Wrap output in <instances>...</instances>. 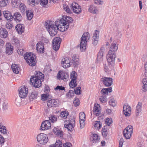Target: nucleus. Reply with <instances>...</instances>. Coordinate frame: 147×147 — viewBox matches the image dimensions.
Segmentation results:
<instances>
[{"instance_id": "nucleus-16", "label": "nucleus", "mask_w": 147, "mask_h": 147, "mask_svg": "<svg viewBox=\"0 0 147 147\" xmlns=\"http://www.w3.org/2000/svg\"><path fill=\"white\" fill-rule=\"evenodd\" d=\"M118 49V45L116 42H113L109 47V51L108 53H115Z\"/></svg>"}, {"instance_id": "nucleus-59", "label": "nucleus", "mask_w": 147, "mask_h": 147, "mask_svg": "<svg viewBox=\"0 0 147 147\" xmlns=\"http://www.w3.org/2000/svg\"><path fill=\"white\" fill-rule=\"evenodd\" d=\"M12 42L13 44L17 45L19 44V41L17 38H13L12 40Z\"/></svg>"}, {"instance_id": "nucleus-10", "label": "nucleus", "mask_w": 147, "mask_h": 147, "mask_svg": "<svg viewBox=\"0 0 147 147\" xmlns=\"http://www.w3.org/2000/svg\"><path fill=\"white\" fill-rule=\"evenodd\" d=\"M101 80L106 86H110L113 84V79L111 78L104 77L101 78Z\"/></svg>"}, {"instance_id": "nucleus-48", "label": "nucleus", "mask_w": 147, "mask_h": 147, "mask_svg": "<svg viewBox=\"0 0 147 147\" xmlns=\"http://www.w3.org/2000/svg\"><path fill=\"white\" fill-rule=\"evenodd\" d=\"M74 95V91L72 90H69V92L66 94L67 98H72Z\"/></svg>"}, {"instance_id": "nucleus-51", "label": "nucleus", "mask_w": 147, "mask_h": 147, "mask_svg": "<svg viewBox=\"0 0 147 147\" xmlns=\"http://www.w3.org/2000/svg\"><path fill=\"white\" fill-rule=\"evenodd\" d=\"M99 100L101 102L104 103L107 101V98L106 96H102L99 98Z\"/></svg>"}, {"instance_id": "nucleus-31", "label": "nucleus", "mask_w": 147, "mask_h": 147, "mask_svg": "<svg viewBox=\"0 0 147 147\" xmlns=\"http://www.w3.org/2000/svg\"><path fill=\"white\" fill-rule=\"evenodd\" d=\"M142 107V103L139 102L136 106L135 111L136 116H138L139 113L141 111Z\"/></svg>"}, {"instance_id": "nucleus-49", "label": "nucleus", "mask_w": 147, "mask_h": 147, "mask_svg": "<svg viewBox=\"0 0 147 147\" xmlns=\"http://www.w3.org/2000/svg\"><path fill=\"white\" fill-rule=\"evenodd\" d=\"M81 87H78L74 89V92L76 94L79 95L81 94Z\"/></svg>"}, {"instance_id": "nucleus-29", "label": "nucleus", "mask_w": 147, "mask_h": 147, "mask_svg": "<svg viewBox=\"0 0 147 147\" xmlns=\"http://www.w3.org/2000/svg\"><path fill=\"white\" fill-rule=\"evenodd\" d=\"M11 67L13 72L15 74H18L19 72L20 68L18 65L15 64H12Z\"/></svg>"}, {"instance_id": "nucleus-35", "label": "nucleus", "mask_w": 147, "mask_h": 147, "mask_svg": "<svg viewBox=\"0 0 147 147\" xmlns=\"http://www.w3.org/2000/svg\"><path fill=\"white\" fill-rule=\"evenodd\" d=\"M72 61H73V64L74 66H76L78 63V56L76 55H74L72 57Z\"/></svg>"}, {"instance_id": "nucleus-12", "label": "nucleus", "mask_w": 147, "mask_h": 147, "mask_svg": "<svg viewBox=\"0 0 147 147\" xmlns=\"http://www.w3.org/2000/svg\"><path fill=\"white\" fill-rule=\"evenodd\" d=\"M51 127V124L49 121L46 120L43 121L41 124V129L45 130L49 129Z\"/></svg>"}, {"instance_id": "nucleus-56", "label": "nucleus", "mask_w": 147, "mask_h": 147, "mask_svg": "<svg viewBox=\"0 0 147 147\" xmlns=\"http://www.w3.org/2000/svg\"><path fill=\"white\" fill-rule=\"evenodd\" d=\"M64 10L67 13H69L70 11L68 6L66 5H64L63 6Z\"/></svg>"}, {"instance_id": "nucleus-2", "label": "nucleus", "mask_w": 147, "mask_h": 147, "mask_svg": "<svg viewBox=\"0 0 147 147\" xmlns=\"http://www.w3.org/2000/svg\"><path fill=\"white\" fill-rule=\"evenodd\" d=\"M44 76L40 72H37L35 76H31L30 82L34 86L38 88L41 86V82L44 80Z\"/></svg>"}, {"instance_id": "nucleus-33", "label": "nucleus", "mask_w": 147, "mask_h": 147, "mask_svg": "<svg viewBox=\"0 0 147 147\" xmlns=\"http://www.w3.org/2000/svg\"><path fill=\"white\" fill-rule=\"evenodd\" d=\"M88 11L89 12L94 14L98 12L97 8L93 5H90Z\"/></svg>"}, {"instance_id": "nucleus-25", "label": "nucleus", "mask_w": 147, "mask_h": 147, "mask_svg": "<svg viewBox=\"0 0 147 147\" xmlns=\"http://www.w3.org/2000/svg\"><path fill=\"white\" fill-rule=\"evenodd\" d=\"M64 126L65 128H67L68 130L70 131H72L74 129V127L72 123L69 120L65 122Z\"/></svg>"}, {"instance_id": "nucleus-37", "label": "nucleus", "mask_w": 147, "mask_h": 147, "mask_svg": "<svg viewBox=\"0 0 147 147\" xmlns=\"http://www.w3.org/2000/svg\"><path fill=\"white\" fill-rule=\"evenodd\" d=\"M77 74L75 71H73L71 72L70 75V79L71 80H73L74 79L76 80H77Z\"/></svg>"}, {"instance_id": "nucleus-22", "label": "nucleus", "mask_w": 147, "mask_h": 147, "mask_svg": "<svg viewBox=\"0 0 147 147\" xmlns=\"http://www.w3.org/2000/svg\"><path fill=\"white\" fill-rule=\"evenodd\" d=\"M100 106L99 104H95L93 108V112L96 116H98L100 113Z\"/></svg>"}, {"instance_id": "nucleus-32", "label": "nucleus", "mask_w": 147, "mask_h": 147, "mask_svg": "<svg viewBox=\"0 0 147 147\" xmlns=\"http://www.w3.org/2000/svg\"><path fill=\"white\" fill-rule=\"evenodd\" d=\"M92 137V138H91V140L93 143H96L99 142L100 138L97 134H93Z\"/></svg>"}, {"instance_id": "nucleus-44", "label": "nucleus", "mask_w": 147, "mask_h": 147, "mask_svg": "<svg viewBox=\"0 0 147 147\" xmlns=\"http://www.w3.org/2000/svg\"><path fill=\"white\" fill-rule=\"evenodd\" d=\"M66 73H64L63 71H59L57 76V78L59 80H62L63 77L64 76V75L66 74Z\"/></svg>"}, {"instance_id": "nucleus-46", "label": "nucleus", "mask_w": 147, "mask_h": 147, "mask_svg": "<svg viewBox=\"0 0 147 147\" xmlns=\"http://www.w3.org/2000/svg\"><path fill=\"white\" fill-rule=\"evenodd\" d=\"M60 44L59 43L56 44L55 43L52 42V47L54 50L55 51H57L59 49Z\"/></svg>"}, {"instance_id": "nucleus-28", "label": "nucleus", "mask_w": 147, "mask_h": 147, "mask_svg": "<svg viewBox=\"0 0 147 147\" xmlns=\"http://www.w3.org/2000/svg\"><path fill=\"white\" fill-rule=\"evenodd\" d=\"M38 94V92L36 91H34L29 94V99L30 101H32L34 99L37 98Z\"/></svg>"}, {"instance_id": "nucleus-38", "label": "nucleus", "mask_w": 147, "mask_h": 147, "mask_svg": "<svg viewBox=\"0 0 147 147\" xmlns=\"http://www.w3.org/2000/svg\"><path fill=\"white\" fill-rule=\"evenodd\" d=\"M77 80H71L69 83V86L70 88H74L77 86Z\"/></svg>"}, {"instance_id": "nucleus-58", "label": "nucleus", "mask_w": 147, "mask_h": 147, "mask_svg": "<svg viewBox=\"0 0 147 147\" xmlns=\"http://www.w3.org/2000/svg\"><path fill=\"white\" fill-rule=\"evenodd\" d=\"M49 119L52 123H54L57 121V117L54 116L50 117H49Z\"/></svg>"}, {"instance_id": "nucleus-52", "label": "nucleus", "mask_w": 147, "mask_h": 147, "mask_svg": "<svg viewBox=\"0 0 147 147\" xmlns=\"http://www.w3.org/2000/svg\"><path fill=\"white\" fill-rule=\"evenodd\" d=\"M55 145L56 147H62V142L60 141L59 140H57Z\"/></svg>"}, {"instance_id": "nucleus-42", "label": "nucleus", "mask_w": 147, "mask_h": 147, "mask_svg": "<svg viewBox=\"0 0 147 147\" xmlns=\"http://www.w3.org/2000/svg\"><path fill=\"white\" fill-rule=\"evenodd\" d=\"M26 9L25 5L23 3H21L20 5V11L22 13L25 12Z\"/></svg>"}, {"instance_id": "nucleus-7", "label": "nucleus", "mask_w": 147, "mask_h": 147, "mask_svg": "<svg viewBox=\"0 0 147 147\" xmlns=\"http://www.w3.org/2000/svg\"><path fill=\"white\" fill-rule=\"evenodd\" d=\"M133 128L131 125H128L123 131V135L127 139H129L133 133Z\"/></svg>"}, {"instance_id": "nucleus-26", "label": "nucleus", "mask_w": 147, "mask_h": 147, "mask_svg": "<svg viewBox=\"0 0 147 147\" xmlns=\"http://www.w3.org/2000/svg\"><path fill=\"white\" fill-rule=\"evenodd\" d=\"M8 36V32L6 30L3 28H0V37L6 38Z\"/></svg>"}, {"instance_id": "nucleus-36", "label": "nucleus", "mask_w": 147, "mask_h": 147, "mask_svg": "<svg viewBox=\"0 0 147 147\" xmlns=\"http://www.w3.org/2000/svg\"><path fill=\"white\" fill-rule=\"evenodd\" d=\"M9 3L8 0H0V7H5L9 4Z\"/></svg>"}, {"instance_id": "nucleus-21", "label": "nucleus", "mask_w": 147, "mask_h": 147, "mask_svg": "<svg viewBox=\"0 0 147 147\" xmlns=\"http://www.w3.org/2000/svg\"><path fill=\"white\" fill-rule=\"evenodd\" d=\"M4 16L9 21H11L13 20V16L9 11H4L3 12Z\"/></svg>"}, {"instance_id": "nucleus-20", "label": "nucleus", "mask_w": 147, "mask_h": 147, "mask_svg": "<svg viewBox=\"0 0 147 147\" xmlns=\"http://www.w3.org/2000/svg\"><path fill=\"white\" fill-rule=\"evenodd\" d=\"M73 11L75 13H79L81 11V8L80 6H79L78 4H72L71 6Z\"/></svg>"}, {"instance_id": "nucleus-19", "label": "nucleus", "mask_w": 147, "mask_h": 147, "mask_svg": "<svg viewBox=\"0 0 147 147\" xmlns=\"http://www.w3.org/2000/svg\"><path fill=\"white\" fill-rule=\"evenodd\" d=\"M13 47L10 43H7L6 44V53L8 55L12 53L13 52Z\"/></svg>"}, {"instance_id": "nucleus-15", "label": "nucleus", "mask_w": 147, "mask_h": 147, "mask_svg": "<svg viewBox=\"0 0 147 147\" xmlns=\"http://www.w3.org/2000/svg\"><path fill=\"white\" fill-rule=\"evenodd\" d=\"M124 114L125 116H129L130 115L131 112V108L127 104H125L123 106Z\"/></svg>"}, {"instance_id": "nucleus-8", "label": "nucleus", "mask_w": 147, "mask_h": 147, "mask_svg": "<svg viewBox=\"0 0 147 147\" xmlns=\"http://www.w3.org/2000/svg\"><path fill=\"white\" fill-rule=\"evenodd\" d=\"M19 96L22 98H25L27 96L28 89L25 86L21 87L19 90Z\"/></svg>"}, {"instance_id": "nucleus-5", "label": "nucleus", "mask_w": 147, "mask_h": 147, "mask_svg": "<svg viewBox=\"0 0 147 147\" xmlns=\"http://www.w3.org/2000/svg\"><path fill=\"white\" fill-rule=\"evenodd\" d=\"M88 34L89 33L88 32H85L83 34L81 38L80 48L82 51H83L86 48L87 40L89 38V36H88Z\"/></svg>"}, {"instance_id": "nucleus-64", "label": "nucleus", "mask_w": 147, "mask_h": 147, "mask_svg": "<svg viewBox=\"0 0 147 147\" xmlns=\"http://www.w3.org/2000/svg\"><path fill=\"white\" fill-rule=\"evenodd\" d=\"M5 26L7 28L10 29L12 28L13 25L11 23L8 22L6 23Z\"/></svg>"}, {"instance_id": "nucleus-27", "label": "nucleus", "mask_w": 147, "mask_h": 147, "mask_svg": "<svg viewBox=\"0 0 147 147\" xmlns=\"http://www.w3.org/2000/svg\"><path fill=\"white\" fill-rule=\"evenodd\" d=\"M112 91V88L111 87L107 88H103L101 91L100 92L102 96H106L108 94V92L110 93Z\"/></svg>"}, {"instance_id": "nucleus-9", "label": "nucleus", "mask_w": 147, "mask_h": 147, "mask_svg": "<svg viewBox=\"0 0 147 147\" xmlns=\"http://www.w3.org/2000/svg\"><path fill=\"white\" fill-rule=\"evenodd\" d=\"M116 55L115 53H109L107 56V59L108 64L110 65H114L115 64V59L116 57Z\"/></svg>"}, {"instance_id": "nucleus-50", "label": "nucleus", "mask_w": 147, "mask_h": 147, "mask_svg": "<svg viewBox=\"0 0 147 147\" xmlns=\"http://www.w3.org/2000/svg\"><path fill=\"white\" fill-rule=\"evenodd\" d=\"M79 117L80 120H85L86 115L84 112H81L79 114Z\"/></svg>"}, {"instance_id": "nucleus-43", "label": "nucleus", "mask_w": 147, "mask_h": 147, "mask_svg": "<svg viewBox=\"0 0 147 147\" xmlns=\"http://www.w3.org/2000/svg\"><path fill=\"white\" fill-rule=\"evenodd\" d=\"M37 0H29L28 3L32 6H34L38 3Z\"/></svg>"}, {"instance_id": "nucleus-54", "label": "nucleus", "mask_w": 147, "mask_h": 147, "mask_svg": "<svg viewBox=\"0 0 147 147\" xmlns=\"http://www.w3.org/2000/svg\"><path fill=\"white\" fill-rule=\"evenodd\" d=\"M48 98V95L47 94H42L41 96V99L43 101L46 100Z\"/></svg>"}, {"instance_id": "nucleus-45", "label": "nucleus", "mask_w": 147, "mask_h": 147, "mask_svg": "<svg viewBox=\"0 0 147 147\" xmlns=\"http://www.w3.org/2000/svg\"><path fill=\"white\" fill-rule=\"evenodd\" d=\"M69 115V113L67 111H63L61 113L60 116L63 119H66Z\"/></svg>"}, {"instance_id": "nucleus-62", "label": "nucleus", "mask_w": 147, "mask_h": 147, "mask_svg": "<svg viewBox=\"0 0 147 147\" xmlns=\"http://www.w3.org/2000/svg\"><path fill=\"white\" fill-rule=\"evenodd\" d=\"M109 104L110 105L113 107H114L115 106V103L114 100L112 99L110 100Z\"/></svg>"}, {"instance_id": "nucleus-18", "label": "nucleus", "mask_w": 147, "mask_h": 147, "mask_svg": "<svg viewBox=\"0 0 147 147\" xmlns=\"http://www.w3.org/2000/svg\"><path fill=\"white\" fill-rule=\"evenodd\" d=\"M13 19L16 22H20L22 19V17L19 12H17L13 15Z\"/></svg>"}, {"instance_id": "nucleus-34", "label": "nucleus", "mask_w": 147, "mask_h": 147, "mask_svg": "<svg viewBox=\"0 0 147 147\" xmlns=\"http://www.w3.org/2000/svg\"><path fill=\"white\" fill-rule=\"evenodd\" d=\"M26 14L28 19L31 20L33 16V11L31 10L26 11Z\"/></svg>"}, {"instance_id": "nucleus-53", "label": "nucleus", "mask_w": 147, "mask_h": 147, "mask_svg": "<svg viewBox=\"0 0 147 147\" xmlns=\"http://www.w3.org/2000/svg\"><path fill=\"white\" fill-rule=\"evenodd\" d=\"M85 120H80V128H83L85 125Z\"/></svg>"}, {"instance_id": "nucleus-47", "label": "nucleus", "mask_w": 147, "mask_h": 147, "mask_svg": "<svg viewBox=\"0 0 147 147\" xmlns=\"http://www.w3.org/2000/svg\"><path fill=\"white\" fill-rule=\"evenodd\" d=\"M61 41V38L59 37H56L53 39L52 42L57 44V43H59V44H60Z\"/></svg>"}, {"instance_id": "nucleus-63", "label": "nucleus", "mask_w": 147, "mask_h": 147, "mask_svg": "<svg viewBox=\"0 0 147 147\" xmlns=\"http://www.w3.org/2000/svg\"><path fill=\"white\" fill-rule=\"evenodd\" d=\"M104 50V47H101L100 50L98 54V55L100 56L103 57V51Z\"/></svg>"}, {"instance_id": "nucleus-40", "label": "nucleus", "mask_w": 147, "mask_h": 147, "mask_svg": "<svg viewBox=\"0 0 147 147\" xmlns=\"http://www.w3.org/2000/svg\"><path fill=\"white\" fill-rule=\"evenodd\" d=\"M94 126L97 129L101 128L102 127L101 122L100 121H95L94 123Z\"/></svg>"}, {"instance_id": "nucleus-14", "label": "nucleus", "mask_w": 147, "mask_h": 147, "mask_svg": "<svg viewBox=\"0 0 147 147\" xmlns=\"http://www.w3.org/2000/svg\"><path fill=\"white\" fill-rule=\"evenodd\" d=\"M114 65L109 64L108 65L106 64L104 65V68L105 71L109 74H111L112 72H113L114 71Z\"/></svg>"}, {"instance_id": "nucleus-4", "label": "nucleus", "mask_w": 147, "mask_h": 147, "mask_svg": "<svg viewBox=\"0 0 147 147\" xmlns=\"http://www.w3.org/2000/svg\"><path fill=\"white\" fill-rule=\"evenodd\" d=\"M24 59L26 62L31 66H34L36 64V56L32 53H27L24 55Z\"/></svg>"}, {"instance_id": "nucleus-41", "label": "nucleus", "mask_w": 147, "mask_h": 147, "mask_svg": "<svg viewBox=\"0 0 147 147\" xmlns=\"http://www.w3.org/2000/svg\"><path fill=\"white\" fill-rule=\"evenodd\" d=\"M0 131L3 134H6L7 133V130L6 129V127L0 123Z\"/></svg>"}, {"instance_id": "nucleus-60", "label": "nucleus", "mask_w": 147, "mask_h": 147, "mask_svg": "<svg viewBox=\"0 0 147 147\" xmlns=\"http://www.w3.org/2000/svg\"><path fill=\"white\" fill-rule=\"evenodd\" d=\"M55 90H65V88L62 86H57L55 88Z\"/></svg>"}, {"instance_id": "nucleus-61", "label": "nucleus", "mask_w": 147, "mask_h": 147, "mask_svg": "<svg viewBox=\"0 0 147 147\" xmlns=\"http://www.w3.org/2000/svg\"><path fill=\"white\" fill-rule=\"evenodd\" d=\"M73 104L76 107L78 106L80 104L79 99L78 98L75 99L73 101Z\"/></svg>"}, {"instance_id": "nucleus-24", "label": "nucleus", "mask_w": 147, "mask_h": 147, "mask_svg": "<svg viewBox=\"0 0 147 147\" xmlns=\"http://www.w3.org/2000/svg\"><path fill=\"white\" fill-rule=\"evenodd\" d=\"M44 47L43 44L41 42H38L36 45V49L38 53L44 52Z\"/></svg>"}, {"instance_id": "nucleus-3", "label": "nucleus", "mask_w": 147, "mask_h": 147, "mask_svg": "<svg viewBox=\"0 0 147 147\" xmlns=\"http://www.w3.org/2000/svg\"><path fill=\"white\" fill-rule=\"evenodd\" d=\"M57 21L59 23V27L61 29L60 31L64 32L67 29L69 24L72 22L73 19L70 17L66 16L64 18Z\"/></svg>"}, {"instance_id": "nucleus-57", "label": "nucleus", "mask_w": 147, "mask_h": 147, "mask_svg": "<svg viewBox=\"0 0 147 147\" xmlns=\"http://www.w3.org/2000/svg\"><path fill=\"white\" fill-rule=\"evenodd\" d=\"M21 102V99L20 98H17L15 100V103L18 106L20 105V103Z\"/></svg>"}, {"instance_id": "nucleus-55", "label": "nucleus", "mask_w": 147, "mask_h": 147, "mask_svg": "<svg viewBox=\"0 0 147 147\" xmlns=\"http://www.w3.org/2000/svg\"><path fill=\"white\" fill-rule=\"evenodd\" d=\"M40 5L42 6H44L47 5L48 3V0H40Z\"/></svg>"}, {"instance_id": "nucleus-23", "label": "nucleus", "mask_w": 147, "mask_h": 147, "mask_svg": "<svg viewBox=\"0 0 147 147\" xmlns=\"http://www.w3.org/2000/svg\"><path fill=\"white\" fill-rule=\"evenodd\" d=\"M16 29L19 34H21L24 32V25L22 24H18L16 26Z\"/></svg>"}, {"instance_id": "nucleus-6", "label": "nucleus", "mask_w": 147, "mask_h": 147, "mask_svg": "<svg viewBox=\"0 0 147 147\" xmlns=\"http://www.w3.org/2000/svg\"><path fill=\"white\" fill-rule=\"evenodd\" d=\"M37 139L38 141L41 144H45L48 141L47 135L45 134L41 133L37 135Z\"/></svg>"}, {"instance_id": "nucleus-39", "label": "nucleus", "mask_w": 147, "mask_h": 147, "mask_svg": "<svg viewBox=\"0 0 147 147\" xmlns=\"http://www.w3.org/2000/svg\"><path fill=\"white\" fill-rule=\"evenodd\" d=\"M107 129V126H104L102 129V136L104 137H106L107 136L108 132Z\"/></svg>"}, {"instance_id": "nucleus-13", "label": "nucleus", "mask_w": 147, "mask_h": 147, "mask_svg": "<svg viewBox=\"0 0 147 147\" xmlns=\"http://www.w3.org/2000/svg\"><path fill=\"white\" fill-rule=\"evenodd\" d=\"M70 61L69 59L66 57L62 59L61 61L62 66L64 68H66L69 67L70 64Z\"/></svg>"}, {"instance_id": "nucleus-30", "label": "nucleus", "mask_w": 147, "mask_h": 147, "mask_svg": "<svg viewBox=\"0 0 147 147\" xmlns=\"http://www.w3.org/2000/svg\"><path fill=\"white\" fill-rule=\"evenodd\" d=\"M53 132L55 134L60 137L62 136L63 134V132L60 129H59L58 128L56 127L54 128L53 130Z\"/></svg>"}, {"instance_id": "nucleus-1", "label": "nucleus", "mask_w": 147, "mask_h": 147, "mask_svg": "<svg viewBox=\"0 0 147 147\" xmlns=\"http://www.w3.org/2000/svg\"><path fill=\"white\" fill-rule=\"evenodd\" d=\"M55 23L54 24L52 21H47L45 24L47 30L52 36H53L57 34L58 29L60 31L61 29L59 27V23H57V21L55 22Z\"/></svg>"}, {"instance_id": "nucleus-11", "label": "nucleus", "mask_w": 147, "mask_h": 147, "mask_svg": "<svg viewBox=\"0 0 147 147\" xmlns=\"http://www.w3.org/2000/svg\"><path fill=\"white\" fill-rule=\"evenodd\" d=\"M59 100L57 99H52L47 101V105L49 107H57L59 105Z\"/></svg>"}, {"instance_id": "nucleus-17", "label": "nucleus", "mask_w": 147, "mask_h": 147, "mask_svg": "<svg viewBox=\"0 0 147 147\" xmlns=\"http://www.w3.org/2000/svg\"><path fill=\"white\" fill-rule=\"evenodd\" d=\"M99 32L97 30H96L95 32L93 34L92 39V44L94 45H97L98 41V34Z\"/></svg>"}]
</instances>
